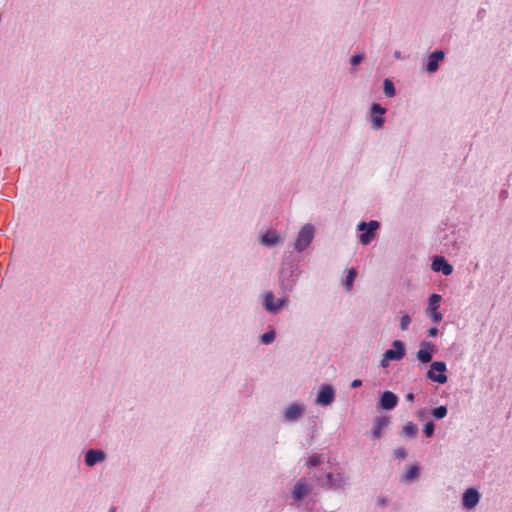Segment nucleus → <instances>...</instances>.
Returning a JSON list of instances; mask_svg holds the SVG:
<instances>
[{"mask_svg":"<svg viewBox=\"0 0 512 512\" xmlns=\"http://www.w3.org/2000/svg\"><path fill=\"white\" fill-rule=\"evenodd\" d=\"M389 424V419L387 417H379L376 419L374 425H373V429H372V434H373V437L374 438H379L382 434V431L385 427H387Z\"/></svg>","mask_w":512,"mask_h":512,"instance_id":"nucleus-17","label":"nucleus"},{"mask_svg":"<svg viewBox=\"0 0 512 512\" xmlns=\"http://www.w3.org/2000/svg\"><path fill=\"white\" fill-rule=\"evenodd\" d=\"M371 111L374 114L372 117V126L374 129H379L382 127L384 123V119L382 115L385 113V109L382 108L379 104H373L371 107Z\"/></svg>","mask_w":512,"mask_h":512,"instance_id":"nucleus-11","label":"nucleus"},{"mask_svg":"<svg viewBox=\"0 0 512 512\" xmlns=\"http://www.w3.org/2000/svg\"><path fill=\"white\" fill-rule=\"evenodd\" d=\"M356 276H357V271L355 268H351L348 270L346 280L344 282V286L347 291H350L352 289Z\"/></svg>","mask_w":512,"mask_h":512,"instance_id":"nucleus-20","label":"nucleus"},{"mask_svg":"<svg viewBox=\"0 0 512 512\" xmlns=\"http://www.w3.org/2000/svg\"><path fill=\"white\" fill-rule=\"evenodd\" d=\"M397 403L398 398L393 392L385 391L380 397V406L383 409L391 410L397 405Z\"/></svg>","mask_w":512,"mask_h":512,"instance_id":"nucleus-9","label":"nucleus"},{"mask_svg":"<svg viewBox=\"0 0 512 512\" xmlns=\"http://www.w3.org/2000/svg\"><path fill=\"white\" fill-rule=\"evenodd\" d=\"M394 454L397 458H404L406 456V451L404 448H397L394 451Z\"/></svg>","mask_w":512,"mask_h":512,"instance_id":"nucleus-30","label":"nucleus"},{"mask_svg":"<svg viewBox=\"0 0 512 512\" xmlns=\"http://www.w3.org/2000/svg\"><path fill=\"white\" fill-rule=\"evenodd\" d=\"M314 238V227L310 224H306L300 230L297 239L295 241V249L299 252L305 250Z\"/></svg>","mask_w":512,"mask_h":512,"instance_id":"nucleus-1","label":"nucleus"},{"mask_svg":"<svg viewBox=\"0 0 512 512\" xmlns=\"http://www.w3.org/2000/svg\"><path fill=\"white\" fill-rule=\"evenodd\" d=\"M309 488L303 479L299 480L293 490V498L298 501L307 495Z\"/></svg>","mask_w":512,"mask_h":512,"instance_id":"nucleus-15","label":"nucleus"},{"mask_svg":"<svg viewBox=\"0 0 512 512\" xmlns=\"http://www.w3.org/2000/svg\"><path fill=\"white\" fill-rule=\"evenodd\" d=\"M440 301L441 296L438 294H432L429 298V305L426 312L434 323H438L442 320V314L438 311Z\"/></svg>","mask_w":512,"mask_h":512,"instance_id":"nucleus-4","label":"nucleus"},{"mask_svg":"<svg viewBox=\"0 0 512 512\" xmlns=\"http://www.w3.org/2000/svg\"><path fill=\"white\" fill-rule=\"evenodd\" d=\"M334 396H335V393H334V389L332 388V386L327 385V384L322 385L320 387V390H319V393H318V396L316 399V403L321 406H327L333 402Z\"/></svg>","mask_w":512,"mask_h":512,"instance_id":"nucleus-6","label":"nucleus"},{"mask_svg":"<svg viewBox=\"0 0 512 512\" xmlns=\"http://www.w3.org/2000/svg\"><path fill=\"white\" fill-rule=\"evenodd\" d=\"M110 512H115V508H112V509L110 510Z\"/></svg>","mask_w":512,"mask_h":512,"instance_id":"nucleus-35","label":"nucleus"},{"mask_svg":"<svg viewBox=\"0 0 512 512\" xmlns=\"http://www.w3.org/2000/svg\"><path fill=\"white\" fill-rule=\"evenodd\" d=\"M274 339H275L274 331H268L261 336V341L263 344H270L271 342L274 341Z\"/></svg>","mask_w":512,"mask_h":512,"instance_id":"nucleus-25","label":"nucleus"},{"mask_svg":"<svg viewBox=\"0 0 512 512\" xmlns=\"http://www.w3.org/2000/svg\"><path fill=\"white\" fill-rule=\"evenodd\" d=\"M344 484V477L338 473L334 478L332 473L326 474V482L325 485L329 488H338Z\"/></svg>","mask_w":512,"mask_h":512,"instance_id":"nucleus-18","label":"nucleus"},{"mask_svg":"<svg viewBox=\"0 0 512 512\" xmlns=\"http://www.w3.org/2000/svg\"><path fill=\"white\" fill-rule=\"evenodd\" d=\"M362 59H363V56H362V55H354V56L351 58V64H352L353 66H356V65H358V64H360V63H361Z\"/></svg>","mask_w":512,"mask_h":512,"instance_id":"nucleus-29","label":"nucleus"},{"mask_svg":"<svg viewBox=\"0 0 512 512\" xmlns=\"http://www.w3.org/2000/svg\"><path fill=\"white\" fill-rule=\"evenodd\" d=\"M479 501V493L473 488H469L463 495V505L467 509H472Z\"/></svg>","mask_w":512,"mask_h":512,"instance_id":"nucleus-10","label":"nucleus"},{"mask_svg":"<svg viewBox=\"0 0 512 512\" xmlns=\"http://www.w3.org/2000/svg\"><path fill=\"white\" fill-rule=\"evenodd\" d=\"M384 93L387 97H393L395 94L394 85L389 79L384 80Z\"/></svg>","mask_w":512,"mask_h":512,"instance_id":"nucleus-22","label":"nucleus"},{"mask_svg":"<svg viewBox=\"0 0 512 512\" xmlns=\"http://www.w3.org/2000/svg\"><path fill=\"white\" fill-rule=\"evenodd\" d=\"M321 462V456L318 454L312 455L309 459L307 464L311 467L317 466Z\"/></svg>","mask_w":512,"mask_h":512,"instance_id":"nucleus-28","label":"nucleus"},{"mask_svg":"<svg viewBox=\"0 0 512 512\" xmlns=\"http://www.w3.org/2000/svg\"><path fill=\"white\" fill-rule=\"evenodd\" d=\"M104 453L100 450H89L85 456L87 466H93L104 459Z\"/></svg>","mask_w":512,"mask_h":512,"instance_id":"nucleus-14","label":"nucleus"},{"mask_svg":"<svg viewBox=\"0 0 512 512\" xmlns=\"http://www.w3.org/2000/svg\"><path fill=\"white\" fill-rule=\"evenodd\" d=\"M361 385H362V381H361V380H359V379H355V380H353V381H352V383H351V387H352V388H358V387H360Z\"/></svg>","mask_w":512,"mask_h":512,"instance_id":"nucleus-33","label":"nucleus"},{"mask_svg":"<svg viewBox=\"0 0 512 512\" xmlns=\"http://www.w3.org/2000/svg\"><path fill=\"white\" fill-rule=\"evenodd\" d=\"M406 401L412 402L414 401V394L413 393H407L405 396Z\"/></svg>","mask_w":512,"mask_h":512,"instance_id":"nucleus-34","label":"nucleus"},{"mask_svg":"<svg viewBox=\"0 0 512 512\" xmlns=\"http://www.w3.org/2000/svg\"><path fill=\"white\" fill-rule=\"evenodd\" d=\"M444 58V52L437 50L429 56L427 71L435 72L438 69V63Z\"/></svg>","mask_w":512,"mask_h":512,"instance_id":"nucleus-13","label":"nucleus"},{"mask_svg":"<svg viewBox=\"0 0 512 512\" xmlns=\"http://www.w3.org/2000/svg\"><path fill=\"white\" fill-rule=\"evenodd\" d=\"M303 407L298 404L290 405L285 411L286 420L293 421L299 418L303 413Z\"/></svg>","mask_w":512,"mask_h":512,"instance_id":"nucleus-16","label":"nucleus"},{"mask_svg":"<svg viewBox=\"0 0 512 512\" xmlns=\"http://www.w3.org/2000/svg\"><path fill=\"white\" fill-rule=\"evenodd\" d=\"M446 370L447 368L444 362L435 361L431 364L427 372V378L438 384H445L447 382Z\"/></svg>","mask_w":512,"mask_h":512,"instance_id":"nucleus-2","label":"nucleus"},{"mask_svg":"<svg viewBox=\"0 0 512 512\" xmlns=\"http://www.w3.org/2000/svg\"><path fill=\"white\" fill-rule=\"evenodd\" d=\"M386 359L391 361H400L405 356V345L400 340H395L392 343V348L385 351Z\"/></svg>","mask_w":512,"mask_h":512,"instance_id":"nucleus-5","label":"nucleus"},{"mask_svg":"<svg viewBox=\"0 0 512 512\" xmlns=\"http://www.w3.org/2000/svg\"><path fill=\"white\" fill-rule=\"evenodd\" d=\"M274 299V296L271 292H267L265 294V297H264V306H265V309L269 312H277L283 305H284V300L282 299H279L277 300V302L275 303L273 301Z\"/></svg>","mask_w":512,"mask_h":512,"instance_id":"nucleus-12","label":"nucleus"},{"mask_svg":"<svg viewBox=\"0 0 512 512\" xmlns=\"http://www.w3.org/2000/svg\"><path fill=\"white\" fill-rule=\"evenodd\" d=\"M418 473H419L418 467L417 466H411L406 471L405 478H406V480H412V479L417 477Z\"/></svg>","mask_w":512,"mask_h":512,"instance_id":"nucleus-24","label":"nucleus"},{"mask_svg":"<svg viewBox=\"0 0 512 512\" xmlns=\"http://www.w3.org/2000/svg\"><path fill=\"white\" fill-rule=\"evenodd\" d=\"M403 433L406 435V436H409V437H413L416 435L417 433V426L412 423V422H408L404 427H403Z\"/></svg>","mask_w":512,"mask_h":512,"instance_id":"nucleus-21","label":"nucleus"},{"mask_svg":"<svg viewBox=\"0 0 512 512\" xmlns=\"http://www.w3.org/2000/svg\"><path fill=\"white\" fill-rule=\"evenodd\" d=\"M411 323V318L409 315L405 314L400 319V328L401 330L405 331L409 328V325Z\"/></svg>","mask_w":512,"mask_h":512,"instance_id":"nucleus-26","label":"nucleus"},{"mask_svg":"<svg viewBox=\"0 0 512 512\" xmlns=\"http://www.w3.org/2000/svg\"><path fill=\"white\" fill-rule=\"evenodd\" d=\"M431 269L434 272H442L445 276H448L453 272L452 265H450L442 256H436L433 259Z\"/></svg>","mask_w":512,"mask_h":512,"instance_id":"nucleus-8","label":"nucleus"},{"mask_svg":"<svg viewBox=\"0 0 512 512\" xmlns=\"http://www.w3.org/2000/svg\"><path fill=\"white\" fill-rule=\"evenodd\" d=\"M432 415L436 419H442L447 415V408L445 406H439L432 410Z\"/></svg>","mask_w":512,"mask_h":512,"instance_id":"nucleus-23","label":"nucleus"},{"mask_svg":"<svg viewBox=\"0 0 512 512\" xmlns=\"http://www.w3.org/2000/svg\"><path fill=\"white\" fill-rule=\"evenodd\" d=\"M279 241V235L275 230H269L262 236V243L265 245H274Z\"/></svg>","mask_w":512,"mask_h":512,"instance_id":"nucleus-19","label":"nucleus"},{"mask_svg":"<svg viewBox=\"0 0 512 512\" xmlns=\"http://www.w3.org/2000/svg\"><path fill=\"white\" fill-rule=\"evenodd\" d=\"M378 227H379V223L374 220L370 221L369 223L361 222L358 225V230H360V231L367 230V231L360 234V242L363 245H368L374 238V231L377 230Z\"/></svg>","mask_w":512,"mask_h":512,"instance_id":"nucleus-3","label":"nucleus"},{"mask_svg":"<svg viewBox=\"0 0 512 512\" xmlns=\"http://www.w3.org/2000/svg\"><path fill=\"white\" fill-rule=\"evenodd\" d=\"M423 433L426 437H431L434 433V424L433 422H427L424 425Z\"/></svg>","mask_w":512,"mask_h":512,"instance_id":"nucleus-27","label":"nucleus"},{"mask_svg":"<svg viewBox=\"0 0 512 512\" xmlns=\"http://www.w3.org/2000/svg\"><path fill=\"white\" fill-rule=\"evenodd\" d=\"M390 361H391L390 359H386V354L384 353L383 357L381 359V362H380L381 367L387 368L389 366Z\"/></svg>","mask_w":512,"mask_h":512,"instance_id":"nucleus-31","label":"nucleus"},{"mask_svg":"<svg viewBox=\"0 0 512 512\" xmlns=\"http://www.w3.org/2000/svg\"><path fill=\"white\" fill-rule=\"evenodd\" d=\"M434 353V345L428 341H422L417 352V359L422 363L431 361Z\"/></svg>","mask_w":512,"mask_h":512,"instance_id":"nucleus-7","label":"nucleus"},{"mask_svg":"<svg viewBox=\"0 0 512 512\" xmlns=\"http://www.w3.org/2000/svg\"><path fill=\"white\" fill-rule=\"evenodd\" d=\"M438 334V329L436 327H432L428 330L429 337H435Z\"/></svg>","mask_w":512,"mask_h":512,"instance_id":"nucleus-32","label":"nucleus"}]
</instances>
